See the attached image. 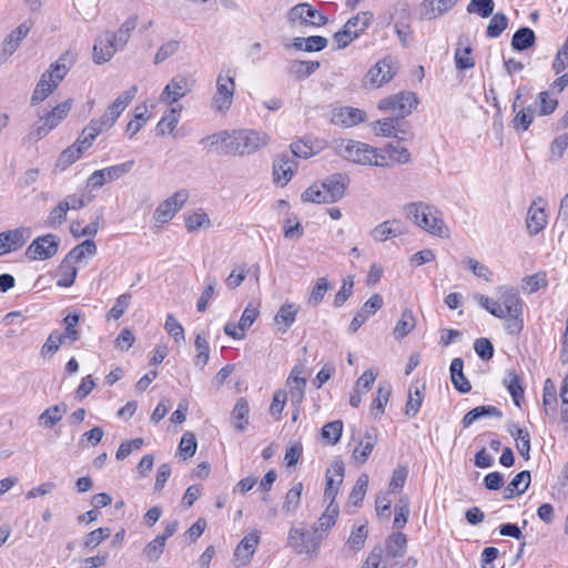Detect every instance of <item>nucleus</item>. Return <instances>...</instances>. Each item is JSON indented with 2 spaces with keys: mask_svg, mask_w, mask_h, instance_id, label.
<instances>
[{
  "mask_svg": "<svg viewBox=\"0 0 568 568\" xmlns=\"http://www.w3.org/2000/svg\"><path fill=\"white\" fill-rule=\"evenodd\" d=\"M271 136L263 131L250 129L222 130L202 138L199 143L209 152L223 155H250L266 146Z\"/></svg>",
  "mask_w": 568,
  "mask_h": 568,
  "instance_id": "obj_1",
  "label": "nucleus"
},
{
  "mask_svg": "<svg viewBox=\"0 0 568 568\" xmlns=\"http://www.w3.org/2000/svg\"><path fill=\"white\" fill-rule=\"evenodd\" d=\"M138 92V87L132 85L130 89L121 93L104 111L99 119H92L90 123L82 130L84 140L82 144L92 145L95 138L111 129L116 122L118 118L122 114L129 103L134 99Z\"/></svg>",
  "mask_w": 568,
  "mask_h": 568,
  "instance_id": "obj_2",
  "label": "nucleus"
},
{
  "mask_svg": "<svg viewBox=\"0 0 568 568\" xmlns=\"http://www.w3.org/2000/svg\"><path fill=\"white\" fill-rule=\"evenodd\" d=\"M349 176L345 173H335L326 178L324 181L314 183L302 193L304 202L313 203H334L341 200L347 186L349 185Z\"/></svg>",
  "mask_w": 568,
  "mask_h": 568,
  "instance_id": "obj_3",
  "label": "nucleus"
},
{
  "mask_svg": "<svg viewBox=\"0 0 568 568\" xmlns=\"http://www.w3.org/2000/svg\"><path fill=\"white\" fill-rule=\"evenodd\" d=\"M404 210L406 216L418 227L432 235L448 237L449 230L442 217V213L435 206L416 202L406 204Z\"/></svg>",
  "mask_w": 568,
  "mask_h": 568,
  "instance_id": "obj_4",
  "label": "nucleus"
},
{
  "mask_svg": "<svg viewBox=\"0 0 568 568\" xmlns=\"http://www.w3.org/2000/svg\"><path fill=\"white\" fill-rule=\"evenodd\" d=\"M335 152L343 159L359 165L374 166L376 158L375 148L349 139H341L334 142Z\"/></svg>",
  "mask_w": 568,
  "mask_h": 568,
  "instance_id": "obj_5",
  "label": "nucleus"
},
{
  "mask_svg": "<svg viewBox=\"0 0 568 568\" xmlns=\"http://www.w3.org/2000/svg\"><path fill=\"white\" fill-rule=\"evenodd\" d=\"M235 80L230 72H220L215 81V92L211 99V109L216 113L224 115L232 106L235 93Z\"/></svg>",
  "mask_w": 568,
  "mask_h": 568,
  "instance_id": "obj_6",
  "label": "nucleus"
},
{
  "mask_svg": "<svg viewBox=\"0 0 568 568\" xmlns=\"http://www.w3.org/2000/svg\"><path fill=\"white\" fill-rule=\"evenodd\" d=\"M371 11H362L352 17L343 26V29L334 34L337 49H345L349 43L357 39L369 27L373 21Z\"/></svg>",
  "mask_w": 568,
  "mask_h": 568,
  "instance_id": "obj_7",
  "label": "nucleus"
},
{
  "mask_svg": "<svg viewBox=\"0 0 568 568\" xmlns=\"http://www.w3.org/2000/svg\"><path fill=\"white\" fill-rule=\"evenodd\" d=\"M71 106L72 100L67 99L64 102L55 105L50 112L40 116V119L31 125L30 138L41 140L47 136L50 131L57 128L68 115Z\"/></svg>",
  "mask_w": 568,
  "mask_h": 568,
  "instance_id": "obj_8",
  "label": "nucleus"
},
{
  "mask_svg": "<svg viewBox=\"0 0 568 568\" xmlns=\"http://www.w3.org/2000/svg\"><path fill=\"white\" fill-rule=\"evenodd\" d=\"M322 540L314 529L310 532L302 528L291 527L287 535V546L292 547L296 552L305 554L310 557L316 556Z\"/></svg>",
  "mask_w": 568,
  "mask_h": 568,
  "instance_id": "obj_9",
  "label": "nucleus"
},
{
  "mask_svg": "<svg viewBox=\"0 0 568 568\" xmlns=\"http://www.w3.org/2000/svg\"><path fill=\"white\" fill-rule=\"evenodd\" d=\"M418 100L413 92H399L397 94L382 99L378 102V109L382 111H392L398 121L409 115L417 106Z\"/></svg>",
  "mask_w": 568,
  "mask_h": 568,
  "instance_id": "obj_10",
  "label": "nucleus"
},
{
  "mask_svg": "<svg viewBox=\"0 0 568 568\" xmlns=\"http://www.w3.org/2000/svg\"><path fill=\"white\" fill-rule=\"evenodd\" d=\"M376 158L374 166L390 168L394 164H407L410 162L409 151L399 142H389L383 148H375Z\"/></svg>",
  "mask_w": 568,
  "mask_h": 568,
  "instance_id": "obj_11",
  "label": "nucleus"
},
{
  "mask_svg": "<svg viewBox=\"0 0 568 568\" xmlns=\"http://www.w3.org/2000/svg\"><path fill=\"white\" fill-rule=\"evenodd\" d=\"M60 239L54 234H45L31 242L26 251L30 260L44 261L54 256L59 250Z\"/></svg>",
  "mask_w": 568,
  "mask_h": 568,
  "instance_id": "obj_12",
  "label": "nucleus"
},
{
  "mask_svg": "<svg viewBox=\"0 0 568 568\" xmlns=\"http://www.w3.org/2000/svg\"><path fill=\"white\" fill-rule=\"evenodd\" d=\"M187 199L189 192L186 190L176 191L158 205L153 213L154 221L160 224L168 223L182 209Z\"/></svg>",
  "mask_w": 568,
  "mask_h": 568,
  "instance_id": "obj_13",
  "label": "nucleus"
},
{
  "mask_svg": "<svg viewBox=\"0 0 568 568\" xmlns=\"http://www.w3.org/2000/svg\"><path fill=\"white\" fill-rule=\"evenodd\" d=\"M344 471L345 466L341 459H334L327 467L325 473L326 485L324 490V500L327 501V505H337L335 499L344 479Z\"/></svg>",
  "mask_w": 568,
  "mask_h": 568,
  "instance_id": "obj_14",
  "label": "nucleus"
},
{
  "mask_svg": "<svg viewBox=\"0 0 568 568\" xmlns=\"http://www.w3.org/2000/svg\"><path fill=\"white\" fill-rule=\"evenodd\" d=\"M133 161H128L118 165L109 166L94 171L87 180V186L97 190L102 187L106 182L120 179L126 174L133 166Z\"/></svg>",
  "mask_w": 568,
  "mask_h": 568,
  "instance_id": "obj_15",
  "label": "nucleus"
},
{
  "mask_svg": "<svg viewBox=\"0 0 568 568\" xmlns=\"http://www.w3.org/2000/svg\"><path fill=\"white\" fill-rule=\"evenodd\" d=\"M291 23L300 22L313 27H322L327 22V18L308 3H298L287 13Z\"/></svg>",
  "mask_w": 568,
  "mask_h": 568,
  "instance_id": "obj_16",
  "label": "nucleus"
},
{
  "mask_svg": "<svg viewBox=\"0 0 568 568\" xmlns=\"http://www.w3.org/2000/svg\"><path fill=\"white\" fill-rule=\"evenodd\" d=\"M193 84L185 75H176L170 80L160 94V102L172 105L192 91Z\"/></svg>",
  "mask_w": 568,
  "mask_h": 568,
  "instance_id": "obj_17",
  "label": "nucleus"
},
{
  "mask_svg": "<svg viewBox=\"0 0 568 568\" xmlns=\"http://www.w3.org/2000/svg\"><path fill=\"white\" fill-rule=\"evenodd\" d=\"M396 69L392 59H383L373 65L364 78V84L371 88H381L395 75Z\"/></svg>",
  "mask_w": 568,
  "mask_h": 568,
  "instance_id": "obj_18",
  "label": "nucleus"
},
{
  "mask_svg": "<svg viewBox=\"0 0 568 568\" xmlns=\"http://www.w3.org/2000/svg\"><path fill=\"white\" fill-rule=\"evenodd\" d=\"M31 234L29 227H18L0 233V256L21 248Z\"/></svg>",
  "mask_w": 568,
  "mask_h": 568,
  "instance_id": "obj_19",
  "label": "nucleus"
},
{
  "mask_svg": "<svg viewBox=\"0 0 568 568\" xmlns=\"http://www.w3.org/2000/svg\"><path fill=\"white\" fill-rule=\"evenodd\" d=\"M504 318L516 320L523 313V301L515 288L501 287L498 291Z\"/></svg>",
  "mask_w": 568,
  "mask_h": 568,
  "instance_id": "obj_20",
  "label": "nucleus"
},
{
  "mask_svg": "<svg viewBox=\"0 0 568 568\" xmlns=\"http://www.w3.org/2000/svg\"><path fill=\"white\" fill-rule=\"evenodd\" d=\"M120 48L114 41L113 32H104L93 45V59L98 64L108 62Z\"/></svg>",
  "mask_w": 568,
  "mask_h": 568,
  "instance_id": "obj_21",
  "label": "nucleus"
},
{
  "mask_svg": "<svg viewBox=\"0 0 568 568\" xmlns=\"http://www.w3.org/2000/svg\"><path fill=\"white\" fill-rule=\"evenodd\" d=\"M383 305V298L379 294H373L363 305L361 311L353 317L348 332L354 334L357 329L367 321V318L374 315Z\"/></svg>",
  "mask_w": 568,
  "mask_h": 568,
  "instance_id": "obj_22",
  "label": "nucleus"
},
{
  "mask_svg": "<svg viewBox=\"0 0 568 568\" xmlns=\"http://www.w3.org/2000/svg\"><path fill=\"white\" fill-rule=\"evenodd\" d=\"M295 162L288 154H281L273 162V182L285 186L294 174Z\"/></svg>",
  "mask_w": 568,
  "mask_h": 568,
  "instance_id": "obj_23",
  "label": "nucleus"
},
{
  "mask_svg": "<svg viewBox=\"0 0 568 568\" xmlns=\"http://www.w3.org/2000/svg\"><path fill=\"white\" fill-rule=\"evenodd\" d=\"M260 542L257 532H250L240 541L234 551V562L237 566H245L256 551Z\"/></svg>",
  "mask_w": 568,
  "mask_h": 568,
  "instance_id": "obj_24",
  "label": "nucleus"
},
{
  "mask_svg": "<svg viewBox=\"0 0 568 568\" xmlns=\"http://www.w3.org/2000/svg\"><path fill=\"white\" fill-rule=\"evenodd\" d=\"M458 0H424L419 7L423 20L436 19L449 11Z\"/></svg>",
  "mask_w": 568,
  "mask_h": 568,
  "instance_id": "obj_25",
  "label": "nucleus"
},
{
  "mask_svg": "<svg viewBox=\"0 0 568 568\" xmlns=\"http://www.w3.org/2000/svg\"><path fill=\"white\" fill-rule=\"evenodd\" d=\"M73 62L74 55L70 52H65L42 74L58 87L67 75Z\"/></svg>",
  "mask_w": 568,
  "mask_h": 568,
  "instance_id": "obj_26",
  "label": "nucleus"
},
{
  "mask_svg": "<svg viewBox=\"0 0 568 568\" xmlns=\"http://www.w3.org/2000/svg\"><path fill=\"white\" fill-rule=\"evenodd\" d=\"M365 120V112L352 106H343L333 112L332 122L337 125L351 128Z\"/></svg>",
  "mask_w": 568,
  "mask_h": 568,
  "instance_id": "obj_27",
  "label": "nucleus"
},
{
  "mask_svg": "<svg viewBox=\"0 0 568 568\" xmlns=\"http://www.w3.org/2000/svg\"><path fill=\"white\" fill-rule=\"evenodd\" d=\"M30 27L23 22L9 33L2 43L1 60L6 61L19 48L21 41L28 36Z\"/></svg>",
  "mask_w": 568,
  "mask_h": 568,
  "instance_id": "obj_28",
  "label": "nucleus"
},
{
  "mask_svg": "<svg viewBox=\"0 0 568 568\" xmlns=\"http://www.w3.org/2000/svg\"><path fill=\"white\" fill-rule=\"evenodd\" d=\"M377 444V433L375 429L366 430L358 445L352 453L353 459L358 464H364L372 454Z\"/></svg>",
  "mask_w": 568,
  "mask_h": 568,
  "instance_id": "obj_29",
  "label": "nucleus"
},
{
  "mask_svg": "<svg viewBox=\"0 0 568 568\" xmlns=\"http://www.w3.org/2000/svg\"><path fill=\"white\" fill-rule=\"evenodd\" d=\"M83 140L84 133L81 132V135L78 138L77 142L61 152L57 163L60 169L64 170L73 164L78 159H80L81 154L91 146H84V144H82Z\"/></svg>",
  "mask_w": 568,
  "mask_h": 568,
  "instance_id": "obj_30",
  "label": "nucleus"
},
{
  "mask_svg": "<svg viewBox=\"0 0 568 568\" xmlns=\"http://www.w3.org/2000/svg\"><path fill=\"white\" fill-rule=\"evenodd\" d=\"M338 506L337 505H327L324 513L321 515L318 520L314 524L313 529L315 534L324 539L327 536L328 530L335 526L336 519L338 517Z\"/></svg>",
  "mask_w": 568,
  "mask_h": 568,
  "instance_id": "obj_31",
  "label": "nucleus"
},
{
  "mask_svg": "<svg viewBox=\"0 0 568 568\" xmlns=\"http://www.w3.org/2000/svg\"><path fill=\"white\" fill-rule=\"evenodd\" d=\"M450 379L454 387L462 394H467L471 389L470 382L464 374V361L456 357L450 363Z\"/></svg>",
  "mask_w": 568,
  "mask_h": 568,
  "instance_id": "obj_32",
  "label": "nucleus"
},
{
  "mask_svg": "<svg viewBox=\"0 0 568 568\" xmlns=\"http://www.w3.org/2000/svg\"><path fill=\"white\" fill-rule=\"evenodd\" d=\"M530 473L521 470L518 473L504 489V499L510 500L516 495H523L529 487Z\"/></svg>",
  "mask_w": 568,
  "mask_h": 568,
  "instance_id": "obj_33",
  "label": "nucleus"
},
{
  "mask_svg": "<svg viewBox=\"0 0 568 568\" xmlns=\"http://www.w3.org/2000/svg\"><path fill=\"white\" fill-rule=\"evenodd\" d=\"M526 223L528 232L531 235H536L539 232H541L547 224V216L544 207L537 206L536 201H534V203L530 205L528 210Z\"/></svg>",
  "mask_w": 568,
  "mask_h": 568,
  "instance_id": "obj_34",
  "label": "nucleus"
},
{
  "mask_svg": "<svg viewBox=\"0 0 568 568\" xmlns=\"http://www.w3.org/2000/svg\"><path fill=\"white\" fill-rule=\"evenodd\" d=\"M372 236L375 241L385 242L390 237L403 234L402 225L398 221H385L372 230Z\"/></svg>",
  "mask_w": 568,
  "mask_h": 568,
  "instance_id": "obj_35",
  "label": "nucleus"
},
{
  "mask_svg": "<svg viewBox=\"0 0 568 568\" xmlns=\"http://www.w3.org/2000/svg\"><path fill=\"white\" fill-rule=\"evenodd\" d=\"M298 313V306L292 303H284L277 311L274 321L278 325V331L285 333L295 322Z\"/></svg>",
  "mask_w": 568,
  "mask_h": 568,
  "instance_id": "obj_36",
  "label": "nucleus"
},
{
  "mask_svg": "<svg viewBox=\"0 0 568 568\" xmlns=\"http://www.w3.org/2000/svg\"><path fill=\"white\" fill-rule=\"evenodd\" d=\"M182 106H172L170 110H168L161 120L159 121L155 131L158 135H165L171 134L176 124L179 123L180 116H181Z\"/></svg>",
  "mask_w": 568,
  "mask_h": 568,
  "instance_id": "obj_37",
  "label": "nucleus"
},
{
  "mask_svg": "<svg viewBox=\"0 0 568 568\" xmlns=\"http://www.w3.org/2000/svg\"><path fill=\"white\" fill-rule=\"evenodd\" d=\"M497 417L500 418L503 413L495 406L483 405L470 409L462 419V424L465 428L469 427L476 420L483 417Z\"/></svg>",
  "mask_w": 568,
  "mask_h": 568,
  "instance_id": "obj_38",
  "label": "nucleus"
},
{
  "mask_svg": "<svg viewBox=\"0 0 568 568\" xmlns=\"http://www.w3.org/2000/svg\"><path fill=\"white\" fill-rule=\"evenodd\" d=\"M536 42L534 30L528 27L519 28L513 36L511 47L514 50L524 51L531 48Z\"/></svg>",
  "mask_w": 568,
  "mask_h": 568,
  "instance_id": "obj_39",
  "label": "nucleus"
},
{
  "mask_svg": "<svg viewBox=\"0 0 568 568\" xmlns=\"http://www.w3.org/2000/svg\"><path fill=\"white\" fill-rule=\"evenodd\" d=\"M248 402L244 397L239 398L232 410V420L234 422V426L237 430H245L248 425Z\"/></svg>",
  "mask_w": 568,
  "mask_h": 568,
  "instance_id": "obj_40",
  "label": "nucleus"
},
{
  "mask_svg": "<svg viewBox=\"0 0 568 568\" xmlns=\"http://www.w3.org/2000/svg\"><path fill=\"white\" fill-rule=\"evenodd\" d=\"M504 385L511 395L514 404L519 407L520 400L524 398V387L518 374L515 371H508L504 379Z\"/></svg>",
  "mask_w": 568,
  "mask_h": 568,
  "instance_id": "obj_41",
  "label": "nucleus"
},
{
  "mask_svg": "<svg viewBox=\"0 0 568 568\" xmlns=\"http://www.w3.org/2000/svg\"><path fill=\"white\" fill-rule=\"evenodd\" d=\"M302 491H303V483L298 481V483L294 484L293 487L286 493L284 503L282 506V510L286 515L294 514L297 510V508L301 504V499H302Z\"/></svg>",
  "mask_w": 568,
  "mask_h": 568,
  "instance_id": "obj_42",
  "label": "nucleus"
},
{
  "mask_svg": "<svg viewBox=\"0 0 568 568\" xmlns=\"http://www.w3.org/2000/svg\"><path fill=\"white\" fill-rule=\"evenodd\" d=\"M65 413L64 404L50 406L39 416V423L45 428H51L62 419Z\"/></svg>",
  "mask_w": 568,
  "mask_h": 568,
  "instance_id": "obj_43",
  "label": "nucleus"
},
{
  "mask_svg": "<svg viewBox=\"0 0 568 568\" xmlns=\"http://www.w3.org/2000/svg\"><path fill=\"white\" fill-rule=\"evenodd\" d=\"M73 263L74 262L67 256L63 258L59 266V280L57 281L58 286L70 287L74 283L78 270Z\"/></svg>",
  "mask_w": 568,
  "mask_h": 568,
  "instance_id": "obj_44",
  "label": "nucleus"
},
{
  "mask_svg": "<svg viewBox=\"0 0 568 568\" xmlns=\"http://www.w3.org/2000/svg\"><path fill=\"white\" fill-rule=\"evenodd\" d=\"M194 346L196 349L194 365L196 367H199L200 369H203L210 358V346H209L207 336L204 334H197L195 336Z\"/></svg>",
  "mask_w": 568,
  "mask_h": 568,
  "instance_id": "obj_45",
  "label": "nucleus"
},
{
  "mask_svg": "<svg viewBox=\"0 0 568 568\" xmlns=\"http://www.w3.org/2000/svg\"><path fill=\"white\" fill-rule=\"evenodd\" d=\"M58 87L42 74L30 99L31 105L44 101Z\"/></svg>",
  "mask_w": 568,
  "mask_h": 568,
  "instance_id": "obj_46",
  "label": "nucleus"
},
{
  "mask_svg": "<svg viewBox=\"0 0 568 568\" xmlns=\"http://www.w3.org/2000/svg\"><path fill=\"white\" fill-rule=\"evenodd\" d=\"M542 405L546 415L555 416L557 405V390L554 382L547 378L542 389Z\"/></svg>",
  "mask_w": 568,
  "mask_h": 568,
  "instance_id": "obj_47",
  "label": "nucleus"
},
{
  "mask_svg": "<svg viewBox=\"0 0 568 568\" xmlns=\"http://www.w3.org/2000/svg\"><path fill=\"white\" fill-rule=\"evenodd\" d=\"M406 546V536L402 532H394L386 540V554L392 558L402 557L405 554Z\"/></svg>",
  "mask_w": 568,
  "mask_h": 568,
  "instance_id": "obj_48",
  "label": "nucleus"
},
{
  "mask_svg": "<svg viewBox=\"0 0 568 568\" xmlns=\"http://www.w3.org/2000/svg\"><path fill=\"white\" fill-rule=\"evenodd\" d=\"M416 320L413 312L408 308L404 310L399 321L394 328V336L396 339H402L409 334L415 327Z\"/></svg>",
  "mask_w": 568,
  "mask_h": 568,
  "instance_id": "obj_49",
  "label": "nucleus"
},
{
  "mask_svg": "<svg viewBox=\"0 0 568 568\" xmlns=\"http://www.w3.org/2000/svg\"><path fill=\"white\" fill-rule=\"evenodd\" d=\"M81 315L79 313L69 314L64 320V332L59 333L65 343L72 344L80 338V332L77 329V325L80 321Z\"/></svg>",
  "mask_w": 568,
  "mask_h": 568,
  "instance_id": "obj_50",
  "label": "nucleus"
},
{
  "mask_svg": "<svg viewBox=\"0 0 568 568\" xmlns=\"http://www.w3.org/2000/svg\"><path fill=\"white\" fill-rule=\"evenodd\" d=\"M205 288L201 293L197 303H196V310L200 313H204L207 310V306L210 304L211 298L214 296L217 281L215 276L207 275L205 277Z\"/></svg>",
  "mask_w": 568,
  "mask_h": 568,
  "instance_id": "obj_51",
  "label": "nucleus"
},
{
  "mask_svg": "<svg viewBox=\"0 0 568 568\" xmlns=\"http://www.w3.org/2000/svg\"><path fill=\"white\" fill-rule=\"evenodd\" d=\"M424 389H425V386H422V388L418 386H415L414 388L413 387L409 388L408 398L406 402V409H405V414L408 417H415L416 414L418 413V410L422 406L423 399H424V393H423Z\"/></svg>",
  "mask_w": 568,
  "mask_h": 568,
  "instance_id": "obj_52",
  "label": "nucleus"
},
{
  "mask_svg": "<svg viewBox=\"0 0 568 568\" xmlns=\"http://www.w3.org/2000/svg\"><path fill=\"white\" fill-rule=\"evenodd\" d=\"M398 120L397 119H394L393 116L392 118H387V119H383V120H378L375 122L374 124V132L376 135H381V136H397V132H400V133H405L404 130L402 129H397L398 126Z\"/></svg>",
  "mask_w": 568,
  "mask_h": 568,
  "instance_id": "obj_53",
  "label": "nucleus"
},
{
  "mask_svg": "<svg viewBox=\"0 0 568 568\" xmlns=\"http://www.w3.org/2000/svg\"><path fill=\"white\" fill-rule=\"evenodd\" d=\"M97 253V244L92 240H85L79 245L74 246L67 257L73 262H80L85 256H93Z\"/></svg>",
  "mask_w": 568,
  "mask_h": 568,
  "instance_id": "obj_54",
  "label": "nucleus"
},
{
  "mask_svg": "<svg viewBox=\"0 0 568 568\" xmlns=\"http://www.w3.org/2000/svg\"><path fill=\"white\" fill-rule=\"evenodd\" d=\"M343 433V422L337 419L329 422L325 424L322 427V438L328 444V445H335L339 442L341 436Z\"/></svg>",
  "mask_w": 568,
  "mask_h": 568,
  "instance_id": "obj_55",
  "label": "nucleus"
},
{
  "mask_svg": "<svg viewBox=\"0 0 568 568\" xmlns=\"http://www.w3.org/2000/svg\"><path fill=\"white\" fill-rule=\"evenodd\" d=\"M136 21H138V18L136 17H130L128 18L121 26L120 28L118 29V31L115 33H113V38H114V41L115 43L118 44V47L120 49L124 48L125 44L128 43L130 37H131V32L135 29L136 27Z\"/></svg>",
  "mask_w": 568,
  "mask_h": 568,
  "instance_id": "obj_56",
  "label": "nucleus"
},
{
  "mask_svg": "<svg viewBox=\"0 0 568 568\" xmlns=\"http://www.w3.org/2000/svg\"><path fill=\"white\" fill-rule=\"evenodd\" d=\"M390 393L392 390L388 385L378 386L376 397L372 404V410L374 412L375 418L384 414V409L388 403Z\"/></svg>",
  "mask_w": 568,
  "mask_h": 568,
  "instance_id": "obj_57",
  "label": "nucleus"
},
{
  "mask_svg": "<svg viewBox=\"0 0 568 568\" xmlns=\"http://www.w3.org/2000/svg\"><path fill=\"white\" fill-rule=\"evenodd\" d=\"M318 61L295 60L292 62L291 71L300 79H304L313 74L320 68Z\"/></svg>",
  "mask_w": 568,
  "mask_h": 568,
  "instance_id": "obj_58",
  "label": "nucleus"
},
{
  "mask_svg": "<svg viewBox=\"0 0 568 568\" xmlns=\"http://www.w3.org/2000/svg\"><path fill=\"white\" fill-rule=\"evenodd\" d=\"M494 8V0H470L467 6V12L476 13L481 18H488L493 14Z\"/></svg>",
  "mask_w": 568,
  "mask_h": 568,
  "instance_id": "obj_59",
  "label": "nucleus"
},
{
  "mask_svg": "<svg viewBox=\"0 0 568 568\" xmlns=\"http://www.w3.org/2000/svg\"><path fill=\"white\" fill-rule=\"evenodd\" d=\"M507 26H508L507 17L501 12H497L491 17V19L487 26L486 33L489 38H497L504 32V30L507 28Z\"/></svg>",
  "mask_w": 568,
  "mask_h": 568,
  "instance_id": "obj_60",
  "label": "nucleus"
},
{
  "mask_svg": "<svg viewBox=\"0 0 568 568\" xmlns=\"http://www.w3.org/2000/svg\"><path fill=\"white\" fill-rule=\"evenodd\" d=\"M196 438L193 433L186 432L183 434L180 444L179 452L181 457L185 460L194 456L196 452Z\"/></svg>",
  "mask_w": 568,
  "mask_h": 568,
  "instance_id": "obj_61",
  "label": "nucleus"
},
{
  "mask_svg": "<svg viewBox=\"0 0 568 568\" xmlns=\"http://www.w3.org/2000/svg\"><path fill=\"white\" fill-rule=\"evenodd\" d=\"M367 486H368V476L366 474H362L357 478V480L349 494V503L355 506L359 505L366 495Z\"/></svg>",
  "mask_w": 568,
  "mask_h": 568,
  "instance_id": "obj_62",
  "label": "nucleus"
},
{
  "mask_svg": "<svg viewBox=\"0 0 568 568\" xmlns=\"http://www.w3.org/2000/svg\"><path fill=\"white\" fill-rule=\"evenodd\" d=\"M99 231V217L90 224L82 226L80 221L70 224V232L74 237L95 236Z\"/></svg>",
  "mask_w": 568,
  "mask_h": 568,
  "instance_id": "obj_63",
  "label": "nucleus"
},
{
  "mask_svg": "<svg viewBox=\"0 0 568 568\" xmlns=\"http://www.w3.org/2000/svg\"><path fill=\"white\" fill-rule=\"evenodd\" d=\"M329 285L325 277H320L313 286L311 294L307 300V304L311 306H317L324 298Z\"/></svg>",
  "mask_w": 568,
  "mask_h": 568,
  "instance_id": "obj_64",
  "label": "nucleus"
}]
</instances>
